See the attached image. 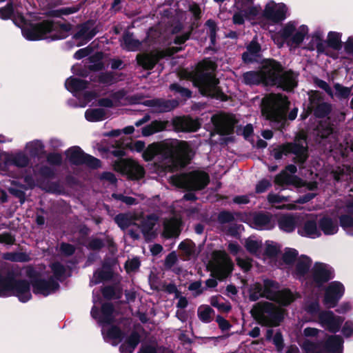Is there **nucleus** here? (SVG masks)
Wrapping results in <instances>:
<instances>
[{"mask_svg": "<svg viewBox=\"0 0 353 353\" xmlns=\"http://www.w3.org/2000/svg\"><path fill=\"white\" fill-rule=\"evenodd\" d=\"M14 273L8 272L6 276L0 274V296L6 297L9 295V291Z\"/></svg>", "mask_w": 353, "mask_h": 353, "instance_id": "44", "label": "nucleus"}, {"mask_svg": "<svg viewBox=\"0 0 353 353\" xmlns=\"http://www.w3.org/2000/svg\"><path fill=\"white\" fill-rule=\"evenodd\" d=\"M221 261L218 263L212 272V276L219 281H223L230 276L234 270V263L230 257L225 252H221Z\"/></svg>", "mask_w": 353, "mask_h": 353, "instance_id": "19", "label": "nucleus"}, {"mask_svg": "<svg viewBox=\"0 0 353 353\" xmlns=\"http://www.w3.org/2000/svg\"><path fill=\"white\" fill-rule=\"evenodd\" d=\"M158 220V216L152 213L143 217L140 223L137 224V226L141 229L145 240H151L156 236V234L153 230Z\"/></svg>", "mask_w": 353, "mask_h": 353, "instance_id": "25", "label": "nucleus"}, {"mask_svg": "<svg viewBox=\"0 0 353 353\" xmlns=\"http://www.w3.org/2000/svg\"><path fill=\"white\" fill-rule=\"evenodd\" d=\"M95 21L88 19L86 21L77 25V32L73 35V38L76 40L85 39L90 41L93 39L98 33L97 27H94Z\"/></svg>", "mask_w": 353, "mask_h": 353, "instance_id": "24", "label": "nucleus"}, {"mask_svg": "<svg viewBox=\"0 0 353 353\" xmlns=\"http://www.w3.org/2000/svg\"><path fill=\"white\" fill-rule=\"evenodd\" d=\"M296 181L301 182L302 180L296 175H290L283 170H282L279 174H276L274 178L275 184L279 186L294 184Z\"/></svg>", "mask_w": 353, "mask_h": 353, "instance_id": "39", "label": "nucleus"}, {"mask_svg": "<svg viewBox=\"0 0 353 353\" xmlns=\"http://www.w3.org/2000/svg\"><path fill=\"white\" fill-rule=\"evenodd\" d=\"M298 251L294 248H287L282 256L283 263L288 265H293L297 261Z\"/></svg>", "mask_w": 353, "mask_h": 353, "instance_id": "52", "label": "nucleus"}, {"mask_svg": "<svg viewBox=\"0 0 353 353\" xmlns=\"http://www.w3.org/2000/svg\"><path fill=\"white\" fill-rule=\"evenodd\" d=\"M168 121L154 120L149 125L142 128L141 133L143 137H149L157 132L163 131L169 126Z\"/></svg>", "mask_w": 353, "mask_h": 353, "instance_id": "33", "label": "nucleus"}, {"mask_svg": "<svg viewBox=\"0 0 353 353\" xmlns=\"http://www.w3.org/2000/svg\"><path fill=\"white\" fill-rule=\"evenodd\" d=\"M194 155L195 152L189 142L177 139L152 143L148 145L142 154L145 161H151L159 156L162 161L171 163L169 167L172 171L185 168Z\"/></svg>", "mask_w": 353, "mask_h": 353, "instance_id": "1", "label": "nucleus"}, {"mask_svg": "<svg viewBox=\"0 0 353 353\" xmlns=\"http://www.w3.org/2000/svg\"><path fill=\"white\" fill-rule=\"evenodd\" d=\"M339 219V224L344 230L353 228V216L352 215L348 214H341Z\"/></svg>", "mask_w": 353, "mask_h": 353, "instance_id": "62", "label": "nucleus"}, {"mask_svg": "<svg viewBox=\"0 0 353 353\" xmlns=\"http://www.w3.org/2000/svg\"><path fill=\"white\" fill-rule=\"evenodd\" d=\"M296 31V26L294 22L290 21L287 23L284 27L277 33L281 39L282 43L289 40Z\"/></svg>", "mask_w": 353, "mask_h": 353, "instance_id": "48", "label": "nucleus"}, {"mask_svg": "<svg viewBox=\"0 0 353 353\" xmlns=\"http://www.w3.org/2000/svg\"><path fill=\"white\" fill-rule=\"evenodd\" d=\"M332 105L327 102L320 103L312 108L313 115L316 119L327 117L332 112Z\"/></svg>", "mask_w": 353, "mask_h": 353, "instance_id": "43", "label": "nucleus"}, {"mask_svg": "<svg viewBox=\"0 0 353 353\" xmlns=\"http://www.w3.org/2000/svg\"><path fill=\"white\" fill-rule=\"evenodd\" d=\"M11 20L15 26L21 28L28 25L27 20L23 14L19 10L14 12V14L12 17Z\"/></svg>", "mask_w": 353, "mask_h": 353, "instance_id": "64", "label": "nucleus"}, {"mask_svg": "<svg viewBox=\"0 0 353 353\" xmlns=\"http://www.w3.org/2000/svg\"><path fill=\"white\" fill-rule=\"evenodd\" d=\"M115 311L114 306L111 302H105L101 304V309L99 310L96 306H93L91 310V316L93 319H97L100 325H110L107 330L105 334L102 331L104 339L111 340H117V342L113 341L112 345H117L119 342H121L125 336V332H123L118 325H113L115 322V317L114 313Z\"/></svg>", "mask_w": 353, "mask_h": 353, "instance_id": "3", "label": "nucleus"}, {"mask_svg": "<svg viewBox=\"0 0 353 353\" xmlns=\"http://www.w3.org/2000/svg\"><path fill=\"white\" fill-rule=\"evenodd\" d=\"M114 221L121 230H125L131 225H137V223L133 221V216L126 213H119L117 214Z\"/></svg>", "mask_w": 353, "mask_h": 353, "instance_id": "40", "label": "nucleus"}, {"mask_svg": "<svg viewBox=\"0 0 353 353\" xmlns=\"http://www.w3.org/2000/svg\"><path fill=\"white\" fill-rule=\"evenodd\" d=\"M106 112L103 108H89L85 112V118L90 122H98L105 119Z\"/></svg>", "mask_w": 353, "mask_h": 353, "instance_id": "42", "label": "nucleus"}, {"mask_svg": "<svg viewBox=\"0 0 353 353\" xmlns=\"http://www.w3.org/2000/svg\"><path fill=\"white\" fill-rule=\"evenodd\" d=\"M345 288L339 281L330 283L325 290L323 302L327 308H333L343 296Z\"/></svg>", "mask_w": 353, "mask_h": 353, "instance_id": "13", "label": "nucleus"}, {"mask_svg": "<svg viewBox=\"0 0 353 353\" xmlns=\"http://www.w3.org/2000/svg\"><path fill=\"white\" fill-rule=\"evenodd\" d=\"M328 47L334 50H340L342 48L341 33L330 31L328 32L326 41Z\"/></svg>", "mask_w": 353, "mask_h": 353, "instance_id": "45", "label": "nucleus"}, {"mask_svg": "<svg viewBox=\"0 0 353 353\" xmlns=\"http://www.w3.org/2000/svg\"><path fill=\"white\" fill-rule=\"evenodd\" d=\"M298 234L302 236L312 239L321 236V233L317 228V223L315 220L305 221L303 226L298 229Z\"/></svg>", "mask_w": 353, "mask_h": 353, "instance_id": "29", "label": "nucleus"}, {"mask_svg": "<svg viewBox=\"0 0 353 353\" xmlns=\"http://www.w3.org/2000/svg\"><path fill=\"white\" fill-rule=\"evenodd\" d=\"M320 230L325 235H333L337 233L339 225L337 222L328 216H323L318 222Z\"/></svg>", "mask_w": 353, "mask_h": 353, "instance_id": "32", "label": "nucleus"}, {"mask_svg": "<svg viewBox=\"0 0 353 353\" xmlns=\"http://www.w3.org/2000/svg\"><path fill=\"white\" fill-rule=\"evenodd\" d=\"M97 81L99 83L105 85H112L118 81L116 74L113 72H101L97 77Z\"/></svg>", "mask_w": 353, "mask_h": 353, "instance_id": "54", "label": "nucleus"}, {"mask_svg": "<svg viewBox=\"0 0 353 353\" xmlns=\"http://www.w3.org/2000/svg\"><path fill=\"white\" fill-rule=\"evenodd\" d=\"M200 307L198 310V316L199 319L203 323H210L212 321L211 315L214 314V310L209 305H204L203 309L201 310Z\"/></svg>", "mask_w": 353, "mask_h": 353, "instance_id": "57", "label": "nucleus"}, {"mask_svg": "<svg viewBox=\"0 0 353 353\" xmlns=\"http://www.w3.org/2000/svg\"><path fill=\"white\" fill-rule=\"evenodd\" d=\"M195 244L192 241H183L179 245V250H180L184 256L188 258L192 256L194 252Z\"/></svg>", "mask_w": 353, "mask_h": 353, "instance_id": "56", "label": "nucleus"}, {"mask_svg": "<svg viewBox=\"0 0 353 353\" xmlns=\"http://www.w3.org/2000/svg\"><path fill=\"white\" fill-rule=\"evenodd\" d=\"M65 85L70 92H81L88 88L89 82L86 80L70 77L67 79Z\"/></svg>", "mask_w": 353, "mask_h": 353, "instance_id": "36", "label": "nucleus"}, {"mask_svg": "<svg viewBox=\"0 0 353 353\" xmlns=\"http://www.w3.org/2000/svg\"><path fill=\"white\" fill-rule=\"evenodd\" d=\"M29 281L26 279H16L13 274L9 295L17 296L22 303H26L32 299Z\"/></svg>", "mask_w": 353, "mask_h": 353, "instance_id": "12", "label": "nucleus"}, {"mask_svg": "<svg viewBox=\"0 0 353 353\" xmlns=\"http://www.w3.org/2000/svg\"><path fill=\"white\" fill-rule=\"evenodd\" d=\"M288 8L284 3H268L263 10V16L274 23H279L286 18Z\"/></svg>", "mask_w": 353, "mask_h": 353, "instance_id": "16", "label": "nucleus"}, {"mask_svg": "<svg viewBox=\"0 0 353 353\" xmlns=\"http://www.w3.org/2000/svg\"><path fill=\"white\" fill-rule=\"evenodd\" d=\"M319 320L330 332L335 334L340 330L345 318L334 315L331 310H323L319 312Z\"/></svg>", "mask_w": 353, "mask_h": 353, "instance_id": "14", "label": "nucleus"}, {"mask_svg": "<svg viewBox=\"0 0 353 353\" xmlns=\"http://www.w3.org/2000/svg\"><path fill=\"white\" fill-rule=\"evenodd\" d=\"M242 83L250 86L259 85L261 84L265 85V82L260 69L259 70H250L244 72L242 74Z\"/></svg>", "mask_w": 353, "mask_h": 353, "instance_id": "30", "label": "nucleus"}, {"mask_svg": "<svg viewBox=\"0 0 353 353\" xmlns=\"http://www.w3.org/2000/svg\"><path fill=\"white\" fill-rule=\"evenodd\" d=\"M38 174L46 179H52L56 176L54 170L48 165H41L38 170Z\"/></svg>", "mask_w": 353, "mask_h": 353, "instance_id": "63", "label": "nucleus"}, {"mask_svg": "<svg viewBox=\"0 0 353 353\" xmlns=\"http://www.w3.org/2000/svg\"><path fill=\"white\" fill-rule=\"evenodd\" d=\"M70 163L75 165H85L92 169H97L101 166L100 159L86 154L79 146H72L65 151Z\"/></svg>", "mask_w": 353, "mask_h": 353, "instance_id": "8", "label": "nucleus"}, {"mask_svg": "<svg viewBox=\"0 0 353 353\" xmlns=\"http://www.w3.org/2000/svg\"><path fill=\"white\" fill-rule=\"evenodd\" d=\"M250 226L258 230H270L274 228V216L268 212H257L252 214Z\"/></svg>", "mask_w": 353, "mask_h": 353, "instance_id": "15", "label": "nucleus"}, {"mask_svg": "<svg viewBox=\"0 0 353 353\" xmlns=\"http://www.w3.org/2000/svg\"><path fill=\"white\" fill-rule=\"evenodd\" d=\"M123 41L124 47L127 51H137L139 50L141 46V42L133 37V33L130 32H125L123 35Z\"/></svg>", "mask_w": 353, "mask_h": 353, "instance_id": "38", "label": "nucleus"}, {"mask_svg": "<svg viewBox=\"0 0 353 353\" xmlns=\"http://www.w3.org/2000/svg\"><path fill=\"white\" fill-rule=\"evenodd\" d=\"M172 125L176 132H196L201 128V123L190 117H176L172 119Z\"/></svg>", "mask_w": 353, "mask_h": 353, "instance_id": "20", "label": "nucleus"}, {"mask_svg": "<svg viewBox=\"0 0 353 353\" xmlns=\"http://www.w3.org/2000/svg\"><path fill=\"white\" fill-rule=\"evenodd\" d=\"M157 103L158 105L157 108L159 112H170L176 108L179 105L178 101L176 100H169L163 99H159Z\"/></svg>", "mask_w": 353, "mask_h": 353, "instance_id": "49", "label": "nucleus"}, {"mask_svg": "<svg viewBox=\"0 0 353 353\" xmlns=\"http://www.w3.org/2000/svg\"><path fill=\"white\" fill-rule=\"evenodd\" d=\"M297 296L294 295L292 291L288 288L277 290L273 302L278 303L283 307H288L291 305Z\"/></svg>", "mask_w": 353, "mask_h": 353, "instance_id": "28", "label": "nucleus"}, {"mask_svg": "<svg viewBox=\"0 0 353 353\" xmlns=\"http://www.w3.org/2000/svg\"><path fill=\"white\" fill-rule=\"evenodd\" d=\"M308 100L309 104L307 105V106H309L312 109L314 107H315L317 104H320V103L325 102L322 94L317 90L312 91V94L309 96Z\"/></svg>", "mask_w": 353, "mask_h": 353, "instance_id": "61", "label": "nucleus"}, {"mask_svg": "<svg viewBox=\"0 0 353 353\" xmlns=\"http://www.w3.org/2000/svg\"><path fill=\"white\" fill-rule=\"evenodd\" d=\"M32 287V292L34 294H41L43 296H47L58 290L60 288V285L51 276L48 280L41 278L39 280L34 281Z\"/></svg>", "mask_w": 353, "mask_h": 353, "instance_id": "18", "label": "nucleus"}, {"mask_svg": "<svg viewBox=\"0 0 353 353\" xmlns=\"http://www.w3.org/2000/svg\"><path fill=\"white\" fill-rule=\"evenodd\" d=\"M343 339L339 335L330 336L322 341L323 353H343Z\"/></svg>", "mask_w": 353, "mask_h": 353, "instance_id": "27", "label": "nucleus"}, {"mask_svg": "<svg viewBox=\"0 0 353 353\" xmlns=\"http://www.w3.org/2000/svg\"><path fill=\"white\" fill-rule=\"evenodd\" d=\"M261 113L265 119L276 123H283L286 119L280 105L273 101L265 104L261 109Z\"/></svg>", "mask_w": 353, "mask_h": 353, "instance_id": "17", "label": "nucleus"}, {"mask_svg": "<svg viewBox=\"0 0 353 353\" xmlns=\"http://www.w3.org/2000/svg\"><path fill=\"white\" fill-rule=\"evenodd\" d=\"M249 300L252 302L258 301L262 298L263 294V284L259 282H256L252 284L248 289Z\"/></svg>", "mask_w": 353, "mask_h": 353, "instance_id": "51", "label": "nucleus"}, {"mask_svg": "<svg viewBox=\"0 0 353 353\" xmlns=\"http://www.w3.org/2000/svg\"><path fill=\"white\" fill-rule=\"evenodd\" d=\"M297 77L298 74L293 70H288L284 71L283 70L279 75L278 80L275 85L281 88L284 91L292 92L298 85Z\"/></svg>", "mask_w": 353, "mask_h": 353, "instance_id": "23", "label": "nucleus"}, {"mask_svg": "<svg viewBox=\"0 0 353 353\" xmlns=\"http://www.w3.org/2000/svg\"><path fill=\"white\" fill-rule=\"evenodd\" d=\"M15 11L13 1H8L6 6L0 8V19L3 21L11 19Z\"/></svg>", "mask_w": 353, "mask_h": 353, "instance_id": "53", "label": "nucleus"}, {"mask_svg": "<svg viewBox=\"0 0 353 353\" xmlns=\"http://www.w3.org/2000/svg\"><path fill=\"white\" fill-rule=\"evenodd\" d=\"M312 261L309 256L302 254L296 261L292 272L293 276L305 284L312 268Z\"/></svg>", "mask_w": 353, "mask_h": 353, "instance_id": "21", "label": "nucleus"}, {"mask_svg": "<svg viewBox=\"0 0 353 353\" xmlns=\"http://www.w3.org/2000/svg\"><path fill=\"white\" fill-rule=\"evenodd\" d=\"M172 183L175 186L188 190H202L210 183V176L205 171L194 170L188 174L173 175Z\"/></svg>", "mask_w": 353, "mask_h": 353, "instance_id": "5", "label": "nucleus"}, {"mask_svg": "<svg viewBox=\"0 0 353 353\" xmlns=\"http://www.w3.org/2000/svg\"><path fill=\"white\" fill-rule=\"evenodd\" d=\"M250 314L259 324L265 327H277L283 320L282 312L276 310L273 303L268 301L254 305Z\"/></svg>", "mask_w": 353, "mask_h": 353, "instance_id": "4", "label": "nucleus"}, {"mask_svg": "<svg viewBox=\"0 0 353 353\" xmlns=\"http://www.w3.org/2000/svg\"><path fill=\"white\" fill-rule=\"evenodd\" d=\"M279 288L280 285L277 281L270 279H263L262 298L273 301Z\"/></svg>", "mask_w": 353, "mask_h": 353, "instance_id": "31", "label": "nucleus"}, {"mask_svg": "<svg viewBox=\"0 0 353 353\" xmlns=\"http://www.w3.org/2000/svg\"><path fill=\"white\" fill-rule=\"evenodd\" d=\"M334 276V270L330 265L315 262L306 278L305 286L311 291L320 290Z\"/></svg>", "mask_w": 353, "mask_h": 353, "instance_id": "6", "label": "nucleus"}, {"mask_svg": "<svg viewBox=\"0 0 353 353\" xmlns=\"http://www.w3.org/2000/svg\"><path fill=\"white\" fill-rule=\"evenodd\" d=\"M237 123L238 121L234 115H225L215 122L214 125L219 134L230 135L234 133Z\"/></svg>", "mask_w": 353, "mask_h": 353, "instance_id": "26", "label": "nucleus"}, {"mask_svg": "<svg viewBox=\"0 0 353 353\" xmlns=\"http://www.w3.org/2000/svg\"><path fill=\"white\" fill-rule=\"evenodd\" d=\"M216 63L209 59H203L198 65L193 78L194 85L198 88L201 95L212 99L227 101L229 97L219 86V80L214 74L209 72L216 69Z\"/></svg>", "mask_w": 353, "mask_h": 353, "instance_id": "2", "label": "nucleus"}, {"mask_svg": "<svg viewBox=\"0 0 353 353\" xmlns=\"http://www.w3.org/2000/svg\"><path fill=\"white\" fill-rule=\"evenodd\" d=\"M54 31L57 32L50 36L51 40L64 39L68 36L69 32L72 30V25L70 23H63L60 21H54Z\"/></svg>", "mask_w": 353, "mask_h": 353, "instance_id": "35", "label": "nucleus"}, {"mask_svg": "<svg viewBox=\"0 0 353 353\" xmlns=\"http://www.w3.org/2000/svg\"><path fill=\"white\" fill-rule=\"evenodd\" d=\"M334 88L335 90V96L341 100L349 98L351 94V88L343 86L339 83L334 84Z\"/></svg>", "mask_w": 353, "mask_h": 353, "instance_id": "55", "label": "nucleus"}, {"mask_svg": "<svg viewBox=\"0 0 353 353\" xmlns=\"http://www.w3.org/2000/svg\"><path fill=\"white\" fill-rule=\"evenodd\" d=\"M277 223L279 229L285 232H293L296 226V219L290 214L281 216L277 221Z\"/></svg>", "mask_w": 353, "mask_h": 353, "instance_id": "37", "label": "nucleus"}, {"mask_svg": "<svg viewBox=\"0 0 353 353\" xmlns=\"http://www.w3.org/2000/svg\"><path fill=\"white\" fill-rule=\"evenodd\" d=\"M235 220L234 214L228 210L221 211L217 216V221L220 224H226Z\"/></svg>", "mask_w": 353, "mask_h": 353, "instance_id": "60", "label": "nucleus"}, {"mask_svg": "<svg viewBox=\"0 0 353 353\" xmlns=\"http://www.w3.org/2000/svg\"><path fill=\"white\" fill-rule=\"evenodd\" d=\"M301 348L305 353H323L322 341L313 342L305 340L301 345Z\"/></svg>", "mask_w": 353, "mask_h": 353, "instance_id": "47", "label": "nucleus"}, {"mask_svg": "<svg viewBox=\"0 0 353 353\" xmlns=\"http://www.w3.org/2000/svg\"><path fill=\"white\" fill-rule=\"evenodd\" d=\"M114 170L122 175L126 176L129 180L137 181L144 177V168L131 159H121L116 161Z\"/></svg>", "mask_w": 353, "mask_h": 353, "instance_id": "9", "label": "nucleus"}, {"mask_svg": "<svg viewBox=\"0 0 353 353\" xmlns=\"http://www.w3.org/2000/svg\"><path fill=\"white\" fill-rule=\"evenodd\" d=\"M9 161L12 165L16 167L23 168L28 165L30 159L26 154L18 152L13 155Z\"/></svg>", "mask_w": 353, "mask_h": 353, "instance_id": "50", "label": "nucleus"}, {"mask_svg": "<svg viewBox=\"0 0 353 353\" xmlns=\"http://www.w3.org/2000/svg\"><path fill=\"white\" fill-rule=\"evenodd\" d=\"M54 29V21L45 19L39 22H30L21 28L23 36L28 41H40L48 38Z\"/></svg>", "mask_w": 353, "mask_h": 353, "instance_id": "7", "label": "nucleus"}, {"mask_svg": "<svg viewBox=\"0 0 353 353\" xmlns=\"http://www.w3.org/2000/svg\"><path fill=\"white\" fill-rule=\"evenodd\" d=\"M164 57L161 51L138 54L136 57L137 64L145 70L154 69L158 62Z\"/></svg>", "mask_w": 353, "mask_h": 353, "instance_id": "22", "label": "nucleus"}, {"mask_svg": "<svg viewBox=\"0 0 353 353\" xmlns=\"http://www.w3.org/2000/svg\"><path fill=\"white\" fill-rule=\"evenodd\" d=\"M259 68L265 82V85H275L279 75L284 70V67L279 61L272 58L263 59Z\"/></svg>", "mask_w": 353, "mask_h": 353, "instance_id": "10", "label": "nucleus"}, {"mask_svg": "<svg viewBox=\"0 0 353 353\" xmlns=\"http://www.w3.org/2000/svg\"><path fill=\"white\" fill-rule=\"evenodd\" d=\"M307 31L308 28L306 26L303 25L300 26L299 30L296 32H294L291 38L287 41V45L289 46H294V47L300 46L307 34Z\"/></svg>", "mask_w": 353, "mask_h": 353, "instance_id": "41", "label": "nucleus"}, {"mask_svg": "<svg viewBox=\"0 0 353 353\" xmlns=\"http://www.w3.org/2000/svg\"><path fill=\"white\" fill-rule=\"evenodd\" d=\"M114 271L106 269H97L94 272V281H93L95 285L99 284L103 281H109L112 280L114 277Z\"/></svg>", "mask_w": 353, "mask_h": 353, "instance_id": "46", "label": "nucleus"}, {"mask_svg": "<svg viewBox=\"0 0 353 353\" xmlns=\"http://www.w3.org/2000/svg\"><path fill=\"white\" fill-rule=\"evenodd\" d=\"M124 339H125L124 343H126L129 347H133L134 349H136L141 341V336L139 333L135 330H133L127 338L125 336Z\"/></svg>", "mask_w": 353, "mask_h": 353, "instance_id": "59", "label": "nucleus"}, {"mask_svg": "<svg viewBox=\"0 0 353 353\" xmlns=\"http://www.w3.org/2000/svg\"><path fill=\"white\" fill-rule=\"evenodd\" d=\"M180 221L172 218L163 225V236L165 239L177 237L181 233Z\"/></svg>", "mask_w": 353, "mask_h": 353, "instance_id": "34", "label": "nucleus"}, {"mask_svg": "<svg viewBox=\"0 0 353 353\" xmlns=\"http://www.w3.org/2000/svg\"><path fill=\"white\" fill-rule=\"evenodd\" d=\"M290 143V152L295 157L292 161L299 165H303L309 158V149L307 143V136L299 134L296 137L295 141Z\"/></svg>", "mask_w": 353, "mask_h": 353, "instance_id": "11", "label": "nucleus"}, {"mask_svg": "<svg viewBox=\"0 0 353 353\" xmlns=\"http://www.w3.org/2000/svg\"><path fill=\"white\" fill-rule=\"evenodd\" d=\"M50 268L54 278L58 280L61 279V278H62L66 272L65 266L59 261L52 263L50 265Z\"/></svg>", "mask_w": 353, "mask_h": 353, "instance_id": "58", "label": "nucleus"}]
</instances>
